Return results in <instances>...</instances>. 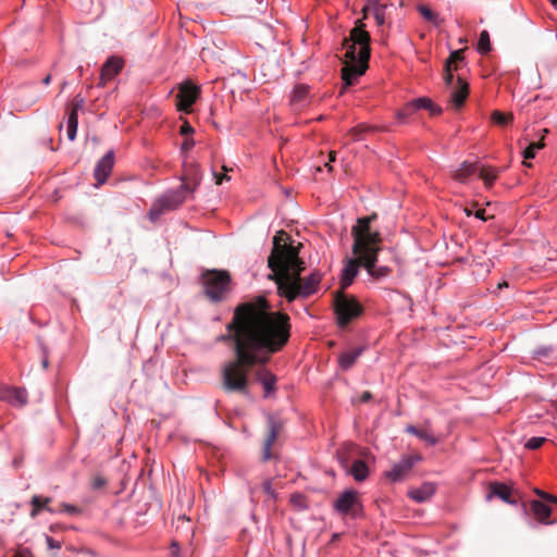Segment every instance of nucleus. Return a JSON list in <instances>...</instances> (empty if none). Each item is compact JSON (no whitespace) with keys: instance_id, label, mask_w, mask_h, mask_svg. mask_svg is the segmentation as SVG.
Masks as SVG:
<instances>
[{"instance_id":"19","label":"nucleus","mask_w":557,"mask_h":557,"mask_svg":"<svg viewBox=\"0 0 557 557\" xmlns=\"http://www.w3.org/2000/svg\"><path fill=\"white\" fill-rule=\"evenodd\" d=\"M123 67V60L117 57H111L102 65L100 74V84L104 85L108 81L112 79Z\"/></svg>"},{"instance_id":"9","label":"nucleus","mask_w":557,"mask_h":557,"mask_svg":"<svg viewBox=\"0 0 557 557\" xmlns=\"http://www.w3.org/2000/svg\"><path fill=\"white\" fill-rule=\"evenodd\" d=\"M200 95V87L186 81L178 86V94L176 95V107L181 112L189 113L193 104L197 101Z\"/></svg>"},{"instance_id":"53","label":"nucleus","mask_w":557,"mask_h":557,"mask_svg":"<svg viewBox=\"0 0 557 557\" xmlns=\"http://www.w3.org/2000/svg\"><path fill=\"white\" fill-rule=\"evenodd\" d=\"M14 557H30V556H27L25 553H18Z\"/></svg>"},{"instance_id":"46","label":"nucleus","mask_w":557,"mask_h":557,"mask_svg":"<svg viewBox=\"0 0 557 557\" xmlns=\"http://www.w3.org/2000/svg\"><path fill=\"white\" fill-rule=\"evenodd\" d=\"M371 398H372L371 393H370V392H364V393L362 394V396H361V399H360V400H361L362 403H367V401H369Z\"/></svg>"},{"instance_id":"37","label":"nucleus","mask_w":557,"mask_h":557,"mask_svg":"<svg viewBox=\"0 0 557 557\" xmlns=\"http://www.w3.org/2000/svg\"><path fill=\"white\" fill-rule=\"evenodd\" d=\"M369 127L364 125H358L349 131L354 140H360L362 138V134L367 132Z\"/></svg>"},{"instance_id":"27","label":"nucleus","mask_w":557,"mask_h":557,"mask_svg":"<svg viewBox=\"0 0 557 557\" xmlns=\"http://www.w3.org/2000/svg\"><path fill=\"white\" fill-rule=\"evenodd\" d=\"M548 131L545 128L543 129V135L542 137L540 138L539 141H535V143H531L524 150H523V165L530 168L532 164L530 162H528V160H531L535 157L536 152L539 150H541L542 148H544L545 144H544V136L545 134H547Z\"/></svg>"},{"instance_id":"24","label":"nucleus","mask_w":557,"mask_h":557,"mask_svg":"<svg viewBox=\"0 0 557 557\" xmlns=\"http://www.w3.org/2000/svg\"><path fill=\"white\" fill-rule=\"evenodd\" d=\"M476 171V163L466 161L454 172L453 178L459 183H466Z\"/></svg>"},{"instance_id":"30","label":"nucleus","mask_w":557,"mask_h":557,"mask_svg":"<svg viewBox=\"0 0 557 557\" xmlns=\"http://www.w3.org/2000/svg\"><path fill=\"white\" fill-rule=\"evenodd\" d=\"M491 120L495 125L507 126L513 121L512 113H503L498 110H494L491 114Z\"/></svg>"},{"instance_id":"56","label":"nucleus","mask_w":557,"mask_h":557,"mask_svg":"<svg viewBox=\"0 0 557 557\" xmlns=\"http://www.w3.org/2000/svg\"><path fill=\"white\" fill-rule=\"evenodd\" d=\"M553 5L557 7V0H549Z\"/></svg>"},{"instance_id":"16","label":"nucleus","mask_w":557,"mask_h":557,"mask_svg":"<svg viewBox=\"0 0 557 557\" xmlns=\"http://www.w3.org/2000/svg\"><path fill=\"white\" fill-rule=\"evenodd\" d=\"M114 165V153L112 150L108 151L97 163L95 168V178L99 185L106 183L107 178L111 174Z\"/></svg>"},{"instance_id":"41","label":"nucleus","mask_w":557,"mask_h":557,"mask_svg":"<svg viewBox=\"0 0 557 557\" xmlns=\"http://www.w3.org/2000/svg\"><path fill=\"white\" fill-rule=\"evenodd\" d=\"M180 132H181L182 135L187 136V135H190V134L194 133V128L191 127V125L187 121H184V123L181 126V131Z\"/></svg>"},{"instance_id":"47","label":"nucleus","mask_w":557,"mask_h":557,"mask_svg":"<svg viewBox=\"0 0 557 557\" xmlns=\"http://www.w3.org/2000/svg\"><path fill=\"white\" fill-rule=\"evenodd\" d=\"M215 177H216V184H221L224 180H225V181H228V180H230V177H228L226 174H223V175H221V176H218V175H216Z\"/></svg>"},{"instance_id":"21","label":"nucleus","mask_w":557,"mask_h":557,"mask_svg":"<svg viewBox=\"0 0 557 557\" xmlns=\"http://www.w3.org/2000/svg\"><path fill=\"white\" fill-rule=\"evenodd\" d=\"M530 507H531V510H532L534 517L536 518V520L540 523L553 524L555 522L553 520H549L550 515H552V509L547 504H545L541 500H532L530 504Z\"/></svg>"},{"instance_id":"12","label":"nucleus","mask_w":557,"mask_h":557,"mask_svg":"<svg viewBox=\"0 0 557 557\" xmlns=\"http://www.w3.org/2000/svg\"><path fill=\"white\" fill-rule=\"evenodd\" d=\"M451 90L449 95V103L455 109H460L463 103L466 102L468 96H469V85L468 83L462 79L460 76L453 78L451 84H446Z\"/></svg>"},{"instance_id":"40","label":"nucleus","mask_w":557,"mask_h":557,"mask_svg":"<svg viewBox=\"0 0 557 557\" xmlns=\"http://www.w3.org/2000/svg\"><path fill=\"white\" fill-rule=\"evenodd\" d=\"M419 12L428 21H432L433 17H434V14H433L432 10L430 8H428V7L421 5L419 8Z\"/></svg>"},{"instance_id":"3","label":"nucleus","mask_w":557,"mask_h":557,"mask_svg":"<svg viewBox=\"0 0 557 557\" xmlns=\"http://www.w3.org/2000/svg\"><path fill=\"white\" fill-rule=\"evenodd\" d=\"M370 40L363 20H357L349 37L343 41L345 65L342 69V78L345 86L354 85L366 73L371 53Z\"/></svg>"},{"instance_id":"32","label":"nucleus","mask_w":557,"mask_h":557,"mask_svg":"<svg viewBox=\"0 0 557 557\" xmlns=\"http://www.w3.org/2000/svg\"><path fill=\"white\" fill-rule=\"evenodd\" d=\"M476 50L481 54H487L491 51V40L487 30H482L480 33Z\"/></svg>"},{"instance_id":"26","label":"nucleus","mask_w":557,"mask_h":557,"mask_svg":"<svg viewBox=\"0 0 557 557\" xmlns=\"http://www.w3.org/2000/svg\"><path fill=\"white\" fill-rule=\"evenodd\" d=\"M490 491L491 493L488 495V498H491L492 496H496L508 504L515 503V500L511 499V488L504 483H492L490 485Z\"/></svg>"},{"instance_id":"43","label":"nucleus","mask_w":557,"mask_h":557,"mask_svg":"<svg viewBox=\"0 0 557 557\" xmlns=\"http://www.w3.org/2000/svg\"><path fill=\"white\" fill-rule=\"evenodd\" d=\"M195 146V141L191 138H186L182 144V150L188 151Z\"/></svg>"},{"instance_id":"51","label":"nucleus","mask_w":557,"mask_h":557,"mask_svg":"<svg viewBox=\"0 0 557 557\" xmlns=\"http://www.w3.org/2000/svg\"><path fill=\"white\" fill-rule=\"evenodd\" d=\"M50 82H51V76H50V75H47V76L44 78V81H42V83H44L45 85H49V84H50Z\"/></svg>"},{"instance_id":"33","label":"nucleus","mask_w":557,"mask_h":557,"mask_svg":"<svg viewBox=\"0 0 557 557\" xmlns=\"http://www.w3.org/2000/svg\"><path fill=\"white\" fill-rule=\"evenodd\" d=\"M407 432L418 436L419 438L428 442L431 445H435L437 443V438H435L432 434H430L426 430H419L413 425H409L407 428Z\"/></svg>"},{"instance_id":"11","label":"nucleus","mask_w":557,"mask_h":557,"mask_svg":"<svg viewBox=\"0 0 557 557\" xmlns=\"http://www.w3.org/2000/svg\"><path fill=\"white\" fill-rule=\"evenodd\" d=\"M359 493L354 490L343 492L334 503V509L341 515L356 516V509L360 508Z\"/></svg>"},{"instance_id":"48","label":"nucleus","mask_w":557,"mask_h":557,"mask_svg":"<svg viewBox=\"0 0 557 557\" xmlns=\"http://www.w3.org/2000/svg\"><path fill=\"white\" fill-rule=\"evenodd\" d=\"M172 554H173V557H178V547H177L176 543L172 544Z\"/></svg>"},{"instance_id":"42","label":"nucleus","mask_w":557,"mask_h":557,"mask_svg":"<svg viewBox=\"0 0 557 557\" xmlns=\"http://www.w3.org/2000/svg\"><path fill=\"white\" fill-rule=\"evenodd\" d=\"M550 349L549 348H542L536 351L537 359L540 360H546L549 358Z\"/></svg>"},{"instance_id":"8","label":"nucleus","mask_w":557,"mask_h":557,"mask_svg":"<svg viewBox=\"0 0 557 557\" xmlns=\"http://www.w3.org/2000/svg\"><path fill=\"white\" fill-rule=\"evenodd\" d=\"M422 109L429 111L431 116H436L442 113L441 107L434 103L430 98L420 97L407 102L400 108L396 113V117L399 122L407 123L417 111Z\"/></svg>"},{"instance_id":"44","label":"nucleus","mask_w":557,"mask_h":557,"mask_svg":"<svg viewBox=\"0 0 557 557\" xmlns=\"http://www.w3.org/2000/svg\"><path fill=\"white\" fill-rule=\"evenodd\" d=\"M534 493H535L540 498H542L543 500H547L548 495H549L547 492L542 491V490H540V488H535V490H534Z\"/></svg>"},{"instance_id":"17","label":"nucleus","mask_w":557,"mask_h":557,"mask_svg":"<svg viewBox=\"0 0 557 557\" xmlns=\"http://www.w3.org/2000/svg\"><path fill=\"white\" fill-rule=\"evenodd\" d=\"M0 399L15 407H23L27 403V393L20 387L0 388Z\"/></svg>"},{"instance_id":"20","label":"nucleus","mask_w":557,"mask_h":557,"mask_svg":"<svg viewBox=\"0 0 557 557\" xmlns=\"http://www.w3.org/2000/svg\"><path fill=\"white\" fill-rule=\"evenodd\" d=\"M362 265V262L357 256V259H350L347 261L343 269L342 277H341V287L343 289L347 288L351 285L352 281L358 274L359 265Z\"/></svg>"},{"instance_id":"39","label":"nucleus","mask_w":557,"mask_h":557,"mask_svg":"<svg viewBox=\"0 0 557 557\" xmlns=\"http://www.w3.org/2000/svg\"><path fill=\"white\" fill-rule=\"evenodd\" d=\"M263 492L269 495L272 499L276 498V493L272 486V482L270 480H267L262 483Z\"/></svg>"},{"instance_id":"38","label":"nucleus","mask_w":557,"mask_h":557,"mask_svg":"<svg viewBox=\"0 0 557 557\" xmlns=\"http://www.w3.org/2000/svg\"><path fill=\"white\" fill-rule=\"evenodd\" d=\"M373 16L375 20V23L381 26L385 23V13L384 10L381 8H375L373 11Z\"/></svg>"},{"instance_id":"49","label":"nucleus","mask_w":557,"mask_h":557,"mask_svg":"<svg viewBox=\"0 0 557 557\" xmlns=\"http://www.w3.org/2000/svg\"><path fill=\"white\" fill-rule=\"evenodd\" d=\"M336 159V152L335 151H330L329 153V162H334Z\"/></svg>"},{"instance_id":"5","label":"nucleus","mask_w":557,"mask_h":557,"mask_svg":"<svg viewBox=\"0 0 557 557\" xmlns=\"http://www.w3.org/2000/svg\"><path fill=\"white\" fill-rule=\"evenodd\" d=\"M231 275L225 270H207L201 275L206 296L213 302L224 300L231 292Z\"/></svg>"},{"instance_id":"13","label":"nucleus","mask_w":557,"mask_h":557,"mask_svg":"<svg viewBox=\"0 0 557 557\" xmlns=\"http://www.w3.org/2000/svg\"><path fill=\"white\" fill-rule=\"evenodd\" d=\"M465 49H458L450 53L449 58L445 62L444 66V81L445 84H451L454 78V72H457L462 65H465Z\"/></svg>"},{"instance_id":"2","label":"nucleus","mask_w":557,"mask_h":557,"mask_svg":"<svg viewBox=\"0 0 557 557\" xmlns=\"http://www.w3.org/2000/svg\"><path fill=\"white\" fill-rule=\"evenodd\" d=\"M287 239L284 231L274 236L268 264L272 270L270 278L276 283L278 295L292 302L296 298H306L314 294L320 284V275L311 274L304 282L300 281L302 261L298 258L297 250L286 244Z\"/></svg>"},{"instance_id":"55","label":"nucleus","mask_w":557,"mask_h":557,"mask_svg":"<svg viewBox=\"0 0 557 557\" xmlns=\"http://www.w3.org/2000/svg\"><path fill=\"white\" fill-rule=\"evenodd\" d=\"M48 543L51 547H54V543H52V539L51 537H48Z\"/></svg>"},{"instance_id":"22","label":"nucleus","mask_w":557,"mask_h":557,"mask_svg":"<svg viewBox=\"0 0 557 557\" xmlns=\"http://www.w3.org/2000/svg\"><path fill=\"white\" fill-rule=\"evenodd\" d=\"M256 379L260 382L264 388V396H269L275 387L276 377L264 367L260 368L256 372Z\"/></svg>"},{"instance_id":"52","label":"nucleus","mask_w":557,"mask_h":557,"mask_svg":"<svg viewBox=\"0 0 557 557\" xmlns=\"http://www.w3.org/2000/svg\"><path fill=\"white\" fill-rule=\"evenodd\" d=\"M507 286H508L507 282L504 281L503 283L498 284V289H502L503 287H507Z\"/></svg>"},{"instance_id":"7","label":"nucleus","mask_w":557,"mask_h":557,"mask_svg":"<svg viewBox=\"0 0 557 557\" xmlns=\"http://www.w3.org/2000/svg\"><path fill=\"white\" fill-rule=\"evenodd\" d=\"M362 311V306L354 297L341 294L335 298V312L341 327L346 326L354 319L358 318Z\"/></svg>"},{"instance_id":"57","label":"nucleus","mask_w":557,"mask_h":557,"mask_svg":"<svg viewBox=\"0 0 557 557\" xmlns=\"http://www.w3.org/2000/svg\"><path fill=\"white\" fill-rule=\"evenodd\" d=\"M367 9H363V18L366 17Z\"/></svg>"},{"instance_id":"34","label":"nucleus","mask_w":557,"mask_h":557,"mask_svg":"<svg viewBox=\"0 0 557 557\" xmlns=\"http://www.w3.org/2000/svg\"><path fill=\"white\" fill-rule=\"evenodd\" d=\"M545 442L546 437L533 436L525 442L524 447L529 450H535L539 449Z\"/></svg>"},{"instance_id":"23","label":"nucleus","mask_w":557,"mask_h":557,"mask_svg":"<svg viewBox=\"0 0 557 557\" xmlns=\"http://www.w3.org/2000/svg\"><path fill=\"white\" fill-rule=\"evenodd\" d=\"M362 351H363V348L358 347V348H354V349L342 352L338 357V364H339L341 369L342 370L350 369L354 366V363L357 361V359L360 357Z\"/></svg>"},{"instance_id":"28","label":"nucleus","mask_w":557,"mask_h":557,"mask_svg":"<svg viewBox=\"0 0 557 557\" xmlns=\"http://www.w3.org/2000/svg\"><path fill=\"white\" fill-rule=\"evenodd\" d=\"M499 170L487 165L482 166L479 171V177L484 182L486 188H491L497 180Z\"/></svg>"},{"instance_id":"25","label":"nucleus","mask_w":557,"mask_h":557,"mask_svg":"<svg viewBox=\"0 0 557 557\" xmlns=\"http://www.w3.org/2000/svg\"><path fill=\"white\" fill-rule=\"evenodd\" d=\"M50 502L51 498L49 497L34 495L30 500V505L33 507L30 511V517L36 518L39 515L40 510L42 509L49 511L50 513H55V509L48 506Z\"/></svg>"},{"instance_id":"31","label":"nucleus","mask_w":557,"mask_h":557,"mask_svg":"<svg viewBox=\"0 0 557 557\" xmlns=\"http://www.w3.org/2000/svg\"><path fill=\"white\" fill-rule=\"evenodd\" d=\"M277 434H278V431H277L276 426L274 424H272L269 435H268V438L264 443V448H263V459L264 460L270 459L271 447H272L273 443L276 441Z\"/></svg>"},{"instance_id":"10","label":"nucleus","mask_w":557,"mask_h":557,"mask_svg":"<svg viewBox=\"0 0 557 557\" xmlns=\"http://www.w3.org/2000/svg\"><path fill=\"white\" fill-rule=\"evenodd\" d=\"M421 460L420 455L404 456L398 462L394 463L392 469L384 472V476L391 482L396 483L406 479L417 462Z\"/></svg>"},{"instance_id":"35","label":"nucleus","mask_w":557,"mask_h":557,"mask_svg":"<svg viewBox=\"0 0 557 557\" xmlns=\"http://www.w3.org/2000/svg\"><path fill=\"white\" fill-rule=\"evenodd\" d=\"M55 512H66L71 516H76L82 513V509L74 505L62 503L59 505L58 509H55Z\"/></svg>"},{"instance_id":"50","label":"nucleus","mask_w":557,"mask_h":557,"mask_svg":"<svg viewBox=\"0 0 557 557\" xmlns=\"http://www.w3.org/2000/svg\"><path fill=\"white\" fill-rule=\"evenodd\" d=\"M546 502L553 503V504H557V496H554V495L549 494Z\"/></svg>"},{"instance_id":"36","label":"nucleus","mask_w":557,"mask_h":557,"mask_svg":"<svg viewBox=\"0 0 557 557\" xmlns=\"http://www.w3.org/2000/svg\"><path fill=\"white\" fill-rule=\"evenodd\" d=\"M289 500H290V504L293 506H295L296 508L304 509L307 507V499L300 493L292 494Z\"/></svg>"},{"instance_id":"14","label":"nucleus","mask_w":557,"mask_h":557,"mask_svg":"<svg viewBox=\"0 0 557 557\" xmlns=\"http://www.w3.org/2000/svg\"><path fill=\"white\" fill-rule=\"evenodd\" d=\"M290 107L294 111H301L310 103V87L297 84L290 95Z\"/></svg>"},{"instance_id":"45","label":"nucleus","mask_w":557,"mask_h":557,"mask_svg":"<svg viewBox=\"0 0 557 557\" xmlns=\"http://www.w3.org/2000/svg\"><path fill=\"white\" fill-rule=\"evenodd\" d=\"M475 218L482 220V221H486L487 218L485 215V210L484 209H478L474 213Z\"/></svg>"},{"instance_id":"18","label":"nucleus","mask_w":557,"mask_h":557,"mask_svg":"<svg viewBox=\"0 0 557 557\" xmlns=\"http://www.w3.org/2000/svg\"><path fill=\"white\" fill-rule=\"evenodd\" d=\"M437 486L433 482H423L420 486L410 488L408 497L416 503H424L430 500L436 493Z\"/></svg>"},{"instance_id":"4","label":"nucleus","mask_w":557,"mask_h":557,"mask_svg":"<svg viewBox=\"0 0 557 557\" xmlns=\"http://www.w3.org/2000/svg\"><path fill=\"white\" fill-rule=\"evenodd\" d=\"M375 218L376 215L373 214L371 216H363L357 220V224L351 230L354 237L352 251L356 256H359V259L368 273L373 278L380 280L386 277L389 274L391 269L385 265H375L382 242L380 233L371 230L370 227L371 221Z\"/></svg>"},{"instance_id":"1","label":"nucleus","mask_w":557,"mask_h":557,"mask_svg":"<svg viewBox=\"0 0 557 557\" xmlns=\"http://www.w3.org/2000/svg\"><path fill=\"white\" fill-rule=\"evenodd\" d=\"M290 337L287 313L273 311L264 296L238 304L226 325L224 338L232 343L235 359L222 368L223 387L228 392L247 393L249 369L264 366L280 352Z\"/></svg>"},{"instance_id":"54","label":"nucleus","mask_w":557,"mask_h":557,"mask_svg":"<svg viewBox=\"0 0 557 557\" xmlns=\"http://www.w3.org/2000/svg\"><path fill=\"white\" fill-rule=\"evenodd\" d=\"M465 213H466L468 216L472 215V211H471L470 209H468V208H466V209H465Z\"/></svg>"},{"instance_id":"15","label":"nucleus","mask_w":557,"mask_h":557,"mask_svg":"<svg viewBox=\"0 0 557 557\" xmlns=\"http://www.w3.org/2000/svg\"><path fill=\"white\" fill-rule=\"evenodd\" d=\"M84 99L76 97L71 108L69 109L67 121H66V135L69 140L73 141L76 137L77 125H78V110L83 108Z\"/></svg>"},{"instance_id":"29","label":"nucleus","mask_w":557,"mask_h":557,"mask_svg":"<svg viewBox=\"0 0 557 557\" xmlns=\"http://www.w3.org/2000/svg\"><path fill=\"white\" fill-rule=\"evenodd\" d=\"M350 474L356 481L362 482L369 475V468L363 460H355L350 467Z\"/></svg>"},{"instance_id":"6","label":"nucleus","mask_w":557,"mask_h":557,"mask_svg":"<svg viewBox=\"0 0 557 557\" xmlns=\"http://www.w3.org/2000/svg\"><path fill=\"white\" fill-rule=\"evenodd\" d=\"M191 190L193 188L183 180L180 188L166 191L152 203L148 212L149 220L156 223L164 213L177 209Z\"/></svg>"}]
</instances>
